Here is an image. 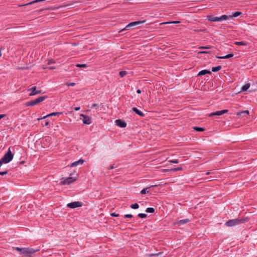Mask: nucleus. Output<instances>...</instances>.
Segmentation results:
<instances>
[{
  "label": "nucleus",
  "instance_id": "41",
  "mask_svg": "<svg viewBox=\"0 0 257 257\" xmlns=\"http://www.w3.org/2000/svg\"><path fill=\"white\" fill-rule=\"evenodd\" d=\"M50 117V116H48V115H45V116H43V117L38 118V120H41V119H45V118H47V117Z\"/></svg>",
  "mask_w": 257,
  "mask_h": 257
},
{
  "label": "nucleus",
  "instance_id": "25",
  "mask_svg": "<svg viewBox=\"0 0 257 257\" xmlns=\"http://www.w3.org/2000/svg\"><path fill=\"white\" fill-rule=\"evenodd\" d=\"M221 69V66H218L216 67H214L212 68V71L213 72H217L218 71H219Z\"/></svg>",
  "mask_w": 257,
  "mask_h": 257
},
{
  "label": "nucleus",
  "instance_id": "26",
  "mask_svg": "<svg viewBox=\"0 0 257 257\" xmlns=\"http://www.w3.org/2000/svg\"><path fill=\"white\" fill-rule=\"evenodd\" d=\"M25 105L27 106L35 105V104L34 100H33L27 102L26 103Z\"/></svg>",
  "mask_w": 257,
  "mask_h": 257
},
{
  "label": "nucleus",
  "instance_id": "40",
  "mask_svg": "<svg viewBox=\"0 0 257 257\" xmlns=\"http://www.w3.org/2000/svg\"><path fill=\"white\" fill-rule=\"evenodd\" d=\"M76 66L77 67H86L87 66L86 64H77Z\"/></svg>",
  "mask_w": 257,
  "mask_h": 257
},
{
  "label": "nucleus",
  "instance_id": "6",
  "mask_svg": "<svg viewBox=\"0 0 257 257\" xmlns=\"http://www.w3.org/2000/svg\"><path fill=\"white\" fill-rule=\"evenodd\" d=\"M144 22V21H136V22H132V23H130V24H128L126 26V27L123 28V29H122L120 32H122L123 31H125L126 30H127L129 28H130L131 27H133V26H136L137 25H139V24H142Z\"/></svg>",
  "mask_w": 257,
  "mask_h": 257
},
{
  "label": "nucleus",
  "instance_id": "43",
  "mask_svg": "<svg viewBox=\"0 0 257 257\" xmlns=\"http://www.w3.org/2000/svg\"><path fill=\"white\" fill-rule=\"evenodd\" d=\"M208 52L207 51H199L198 52V54H206V53H208Z\"/></svg>",
  "mask_w": 257,
  "mask_h": 257
},
{
  "label": "nucleus",
  "instance_id": "51",
  "mask_svg": "<svg viewBox=\"0 0 257 257\" xmlns=\"http://www.w3.org/2000/svg\"><path fill=\"white\" fill-rule=\"evenodd\" d=\"M171 163H179V162H177V161H175V162H171Z\"/></svg>",
  "mask_w": 257,
  "mask_h": 257
},
{
  "label": "nucleus",
  "instance_id": "5",
  "mask_svg": "<svg viewBox=\"0 0 257 257\" xmlns=\"http://www.w3.org/2000/svg\"><path fill=\"white\" fill-rule=\"evenodd\" d=\"M82 205V203L79 201H74L68 203L67 206L70 208H75L79 207H81Z\"/></svg>",
  "mask_w": 257,
  "mask_h": 257
},
{
  "label": "nucleus",
  "instance_id": "54",
  "mask_svg": "<svg viewBox=\"0 0 257 257\" xmlns=\"http://www.w3.org/2000/svg\"><path fill=\"white\" fill-rule=\"evenodd\" d=\"M78 161H83V160L81 159H79Z\"/></svg>",
  "mask_w": 257,
  "mask_h": 257
},
{
  "label": "nucleus",
  "instance_id": "49",
  "mask_svg": "<svg viewBox=\"0 0 257 257\" xmlns=\"http://www.w3.org/2000/svg\"><path fill=\"white\" fill-rule=\"evenodd\" d=\"M26 163V162H20V165H23Z\"/></svg>",
  "mask_w": 257,
  "mask_h": 257
},
{
  "label": "nucleus",
  "instance_id": "22",
  "mask_svg": "<svg viewBox=\"0 0 257 257\" xmlns=\"http://www.w3.org/2000/svg\"><path fill=\"white\" fill-rule=\"evenodd\" d=\"M234 44L238 46H246V43L244 41H241V42H235Z\"/></svg>",
  "mask_w": 257,
  "mask_h": 257
},
{
  "label": "nucleus",
  "instance_id": "14",
  "mask_svg": "<svg viewBox=\"0 0 257 257\" xmlns=\"http://www.w3.org/2000/svg\"><path fill=\"white\" fill-rule=\"evenodd\" d=\"M207 19L211 22H219L220 21L219 17H214L213 16H208Z\"/></svg>",
  "mask_w": 257,
  "mask_h": 257
},
{
  "label": "nucleus",
  "instance_id": "9",
  "mask_svg": "<svg viewBox=\"0 0 257 257\" xmlns=\"http://www.w3.org/2000/svg\"><path fill=\"white\" fill-rule=\"evenodd\" d=\"M115 124L120 127H125L126 126V122L121 119H116L115 120Z\"/></svg>",
  "mask_w": 257,
  "mask_h": 257
},
{
  "label": "nucleus",
  "instance_id": "48",
  "mask_svg": "<svg viewBox=\"0 0 257 257\" xmlns=\"http://www.w3.org/2000/svg\"><path fill=\"white\" fill-rule=\"evenodd\" d=\"M80 109V107H77L74 108V110L76 111L79 110Z\"/></svg>",
  "mask_w": 257,
  "mask_h": 257
},
{
  "label": "nucleus",
  "instance_id": "7",
  "mask_svg": "<svg viewBox=\"0 0 257 257\" xmlns=\"http://www.w3.org/2000/svg\"><path fill=\"white\" fill-rule=\"evenodd\" d=\"M28 91H31V92L29 94L30 96H34L41 93V90H37L36 86L32 87L31 88L29 89Z\"/></svg>",
  "mask_w": 257,
  "mask_h": 257
},
{
  "label": "nucleus",
  "instance_id": "44",
  "mask_svg": "<svg viewBox=\"0 0 257 257\" xmlns=\"http://www.w3.org/2000/svg\"><path fill=\"white\" fill-rule=\"evenodd\" d=\"M98 105L96 103H94L92 105V107H95L96 108H98Z\"/></svg>",
  "mask_w": 257,
  "mask_h": 257
},
{
  "label": "nucleus",
  "instance_id": "20",
  "mask_svg": "<svg viewBox=\"0 0 257 257\" xmlns=\"http://www.w3.org/2000/svg\"><path fill=\"white\" fill-rule=\"evenodd\" d=\"M84 162H74L70 165V167H73L77 166L79 164H82ZM69 166V165H68Z\"/></svg>",
  "mask_w": 257,
  "mask_h": 257
},
{
  "label": "nucleus",
  "instance_id": "31",
  "mask_svg": "<svg viewBox=\"0 0 257 257\" xmlns=\"http://www.w3.org/2000/svg\"><path fill=\"white\" fill-rule=\"evenodd\" d=\"M117 167V165H115V164H111L108 167V169L109 170H111V169H113L114 168H116Z\"/></svg>",
  "mask_w": 257,
  "mask_h": 257
},
{
  "label": "nucleus",
  "instance_id": "15",
  "mask_svg": "<svg viewBox=\"0 0 257 257\" xmlns=\"http://www.w3.org/2000/svg\"><path fill=\"white\" fill-rule=\"evenodd\" d=\"M234 55L233 53H230L224 56H217V58L221 59H225L232 57Z\"/></svg>",
  "mask_w": 257,
  "mask_h": 257
},
{
  "label": "nucleus",
  "instance_id": "36",
  "mask_svg": "<svg viewBox=\"0 0 257 257\" xmlns=\"http://www.w3.org/2000/svg\"><path fill=\"white\" fill-rule=\"evenodd\" d=\"M61 112H52L51 113H50L48 114V116H55L57 114H60Z\"/></svg>",
  "mask_w": 257,
  "mask_h": 257
},
{
  "label": "nucleus",
  "instance_id": "38",
  "mask_svg": "<svg viewBox=\"0 0 257 257\" xmlns=\"http://www.w3.org/2000/svg\"><path fill=\"white\" fill-rule=\"evenodd\" d=\"M124 217L125 218H132L133 217V215L131 214H125L124 215Z\"/></svg>",
  "mask_w": 257,
  "mask_h": 257
},
{
  "label": "nucleus",
  "instance_id": "23",
  "mask_svg": "<svg viewBox=\"0 0 257 257\" xmlns=\"http://www.w3.org/2000/svg\"><path fill=\"white\" fill-rule=\"evenodd\" d=\"M180 23L179 21H171V22H163L160 24V25H163L164 24H178Z\"/></svg>",
  "mask_w": 257,
  "mask_h": 257
},
{
  "label": "nucleus",
  "instance_id": "45",
  "mask_svg": "<svg viewBox=\"0 0 257 257\" xmlns=\"http://www.w3.org/2000/svg\"><path fill=\"white\" fill-rule=\"evenodd\" d=\"M75 85V83H70V84H67V85H68V86H74V85Z\"/></svg>",
  "mask_w": 257,
  "mask_h": 257
},
{
  "label": "nucleus",
  "instance_id": "46",
  "mask_svg": "<svg viewBox=\"0 0 257 257\" xmlns=\"http://www.w3.org/2000/svg\"><path fill=\"white\" fill-rule=\"evenodd\" d=\"M45 126H48L49 125V121H46L45 123Z\"/></svg>",
  "mask_w": 257,
  "mask_h": 257
},
{
  "label": "nucleus",
  "instance_id": "2",
  "mask_svg": "<svg viewBox=\"0 0 257 257\" xmlns=\"http://www.w3.org/2000/svg\"><path fill=\"white\" fill-rule=\"evenodd\" d=\"M248 220L249 218L248 217H238L228 220L225 222V225L226 226L232 227L246 222Z\"/></svg>",
  "mask_w": 257,
  "mask_h": 257
},
{
  "label": "nucleus",
  "instance_id": "42",
  "mask_svg": "<svg viewBox=\"0 0 257 257\" xmlns=\"http://www.w3.org/2000/svg\"><path fill=\"white\" fill-rule=\"evenodd\" d=\"M55 61L53 60H49L48 62V64H53V63H55Z\"/></svg>",
  "mask_w": 257,
  "mask_h": 257
},
{
  "label": "nucleus",
  "instance_id": "17",
  "mask_svg": "<svg viewBox=\"0 0 257 257\" xmlns=\"http://www.w3.org/2000/svg\"><path fill=\"white\" fill-rule=\"evenodd\" d=\"M132 110L134 112H135L136 113L139 114V115H140L141 116H144V114L142 111H141L139 109H138L137 108L134 107V108H133Z\"/></svg>",
  "mask_w": 257,
  "mask_h": 257
},
{
  "label": "nucleus",
  "instance_id": "35",
  "mask_svg": "<svg viewBox=\"0 0 257 257\" xmlns=\"http://www.w3.org/2000/svg\"><path fill=\"white\" fill-rule=\"evenodd\" d=\"M211 46H201V47H199V49H210L211 48Z\"/></svg>",
  "mask_w": 257,
  "mask_h": 257
},
{
  "label": "nucleus",
  "instance_id": "47",
  "mask_svg": "<svg viewBox=\"0 0 257 257\" xmlns=\"http://www.w3.org/2000/svg\"><path fill=\"white\" fill-rule=\"evenodd\" d=\"M5 116H6L5 114H1L0 115V119H2V118L4 117Z\"/></svg>",
  "mask_w": 257,
  "mask_h": 257
},
{
  "label": "nucleus",
  "instance_id": "50",
  "mask_svg": "<svg viewBox=\"0 0 257 257\" xmlns=\"http://www.w3.org/2000/svg\"><path fill=\"white\" fill-rule=\"evenodd\" d=\"M137 92L138 93H141V90L140 89H138Z\"/></svg>",
  "mask_w": 257,
  "mask_h": 257
},
{
  "label": "nucleus",
  "instance_id": "8",
  "mask_svg": "<svg viewBox=\"0 0 257 257\" xmlns=\"http://www.w3.org/2000/svg\"><path fill=\"white\" fill-rule=\"evenodd\" d=\"M80 116L83 117V122L85 124H90L91 123V118L88 116H86L83 114H80Z\"/></svg>",
  "mask_w": 257,
  "mask_h": 257
},
{
  "label": "nucleus",
  "instance_id": "16",
  "mask_svg": "<svg viewBox=\"0 0 257 257\" xmlns=\"http://www.w3.org/2000/svg\"><path fill=\"white\" fill-rule=\"evenodd\" d=\"M210 73H211V72L210 71H208L207 70H203L200 71L198 73V75L201 76V75H204L206 74H210Z\"/></svg>",
  "mask_w": 257,
  "mask_h": 257
},
{
  "label": "nucleus",
  "instance_id": "21",
  "mask_svg": "<svg viewBox=\"0 0 257 257\" xmlns=\"http://www.w3.org/2000/svg\"><path fill=\"white\" fill-rule=\"evenodd\" d=\"M249 87H250V84L249 83H247V84H245L244 85H243L241 87V91H246V90H247L249 88Z\"/></svg>",
  "mask_w": 257,
  "mask_h": 257
},
{
  "label": "nucleus",
  "instance_id": "37",
  "mask_svg": "<svg viewBox=\"0 0 257 257\" xmlns=\"http://www.w3.org/2000/svg\"><path fill=\"white\" fill-rule=\"evenodd\" d=\"M110 215L113 217H118L119 216V214L116 213L115 212H113V213H110Z\"/></svg>",
  "mask_w": 257,
  "mask_h": 257
},
{
  "label": "nucleus",
  "instance_id": "34",
  "mask_svg": "<svg viewBox=\"0 0 257 257\" xmlns=\"http://www.w3.org/2000/svg\"><path fill=\"white\" fill-rule=\"evenodd\" d=\"M161 253V252H159L158 253H155V254H153V253L149 254V257H157Z\"/></svg>",
  "mask_w": 257,
  "mask_h": 257
},
{
  "label": "nucleus",
  "instance_id": "30",
  "mask_svg": "<svg viewBox=\"0 0 257 257\" xmlns=\"http://www.w3.org/2000/svg\"><path fill=\"white\" fill-rule=\"evenodd\" d=\"M242 113H245L247 115L249 114V111L248 110H244V111H241V112H237L236 115L237 116H240Z\"/></svg>",
  "mask_w": 257,
  "mask_h": 257
},
{
  "label": "nucleus",
  "instance_id": "27",
  "mask_svg": "<svg viewBox=\"0 0 257 257\" xmlns=\"http://www.w3.org/2000/svg\"><path fill=\"white\" fill-rule=\"evenodd\" d=\"M130 207L132 209H138L139 207V205L138 203H135L131 205Z\"/></svg>",
  "mask_w": 257,
  "mask_h": 257
},
{
  "label": "nucleus",
  "instance_id": "11",
  "mask_svg": "<svg viewBox=\"0 0 257 257\" xmlns=\"http://www.w3.org/2000/svg\"><path fill=\"white\" fill-rule=\"evenodd\" d=\"M180 170H183V168L182 166H180L178 167L170 168L168 169H164V172H175Z\"/></svg>",
  "mask_w": 257,
  "mask_h": 257
},
{
  "label": "nucleus",
  "instance_id": "1",
  "mask_svg": "<svg viewBox=\"0 0 257 257\" xmlns=\"http://www.w3.org/2000/svg\"><path fill=\"white\" fill-rule=\"evenodd\" d=\"M14 249L20 254H22L24 257H34V254L40 250L39 248L34 249L30 247H16Z\"/></svg>",
  "mask_w": 257,
  "mask_h": 257
},
{
  "label": "nucleus",
  "instance_id": "13",
  "mask_svg": "<svg viewBox=\"0 0 257 257\" xmlns=\"http://www.w3.org/2000/svg\"><path fill=\"white\" fill-rule=\"evenodd\" d=\"M190 220L188 218H185L184 219L179 220L176 221L175 224H179V225H183L184 224H186L190 222Z\"/></svg>",
  "mask_w": 257,
  "mask_h": 257
},
{
  "label": "nucleus",
  "instance_id": "29",
  "mask_svg": "<svg viewBox=\"0 0 257 257\" xmlns=\"http://www.w3.org/2000/svg\"><path fill=\"white\" fill-rule=\"evenodd\" d=\"M228 18H229V17H228L227 15H222L220 17H219L220 21H223V20H226Z\"/></svg>",
  "mask_w": 257,
  "mask_h": 257
},
{
  "label": "nucleus",
  "instance_id": "28",
  "mask_svg": "<svg viewBox=\"0 0 257 257\" xmlns=\"http://www.w3.org/2000/svg\"><path fill=\"white\" fill-rule=\"evenodd\" d=\"M138 216L141 218H145L147 217V215L145 213H140L138 214Z\"/></svg>",
  "mask_w": 257,
  "mask_h": 257
},
{
  "label": "nucleus",
  "instance_id": "12",
  "mask_svg": "<svg viewBox=\"0 0 257 257\" xmlns=\"http://www.w3.org/2000/svg\"><path fill=\"white\" fill-rule=\"evenodd\" d=\"M46 98H47V96H43L39 97L35 99H34V102L35 104L36 105L42 101H43Z\"/></svg>",
  "mask_w": 257,
  "mask_h": 257
},
{
  "label": "nucleus",
  "instance_id": "39",
  "mask_svg": "<svg viewBox=\"0 0 257 257\" xmlns=\"http://www.w3.org/2000/svg\"><path fill=\"white\" fill-rule=\"evenodd\" d=\"M8 170H5L3 172H0V175H4L8 174Z\"/></svg>",
  "mask_w": 257,
  "mask_h": 257
},
{
  "label": "nucleus",
  "instance_id": "4",
  "mask_svg": "<svg viewBox=\"0 0 257 257\" xmlns=\"http://www.w3.org/2000/svg\"><path fill=\"white\" fill-rule=\"evenodd\" d=\"M13 157L14 155L9 148L8 152L6 153L1 161H11L13 159Z\"/></svg>",
  "mask_w": 257,
  "mask_h": 257
},
{
  "label": "nucleus",
  "instance_id": "10",
  "mask_svg": "<svg viewBox=\"0 0 257 257\" xmlns=\"http://www.w3.org/2000/svg\"><path fill=\"white\" fill-rule=\"evenodd\" d=\"M227 112H228V110H227V109L217 111L216 112H214L209 114V116L211 117V116H212L214 115H221L224 113H227Z\"/></svg>",
  "mask_w": 257,
  "mask_h": 257
},
{
  "label": "nucleus",
  "instance_id": "19",
  "mask_svg": "<svg viewBox=\"0 0 257 257\" xmlns=\"http://www.w3.org/2000/svg\"><path fill=\"white\" fill-rule=\"evenodd\" d=\"M157 186V185H152V186H150V187H148V188H144V189H143V190H142L141 191V193L142 194H146V193H149V191H147V189H148L150 188H151V187H154V186Z\"/></svg>",
  "mask_w": 257,
  "mask_h": 257
},
{
  "label": "nucleus",
  "instance_id": "24",
  "mask_svg": "<svg viewBox=\"0 0 257 257\" xmlns=\"http://www.w3.org/2000/svg\"><path fill=\"white\" fill-rule=\"evenodd\" d=\"M155 209L153 207H148L146 209V211L147 212V213H154L155 212Z\"/></svg>",
  "mask_w": 257,
  "mask_h": 257
},
{
  "label": "nucleus",
  "instance_id": "33",
  "mask_svg": "<svg viewBox=\"0 0 257 257\" xmlns=\"http://www.w3.org/2000/svg\"><path fill=\"white\" fill-rule=\"evenodd\" d=\"M127 74L126 71H122L119 72V75L121 77H124Z\"/></svg>",
  "mask_w": 257,
  "mask_h": 257
},
{
  "label": "nucleus",
  "instance_id": "18",
  "mask_svg": "<svg viewBox=\"0 0 257 257\" xmlns=\"http://www.w3.org/2000/svg\"><path fill=\"white\" fill-rule=\"evenodd\" d=\"M241 14L242 13L240 12H235L233 13L232 15L229 16V18H232L233 17H237L239 16H240Z\"/></svg>",
  "mask_w": 257,
  "mask_h": 257
},
{
  "label": "nucleus",
  "instance_id": "52",
  "mask_svg": "<svg viewBox=\"0 0 257 257\" xmlns=\"http://www.w3.org/2000/svg\"><path fill=\"white\" fill-rule=\"evenodd\" d=\"M210 174V172H208L206 173V175H209Z\"/></svg>",
  "mask_w": 257,
  "mask_h": 257
},
{
  "label": "nucleus",
  "instance_id": "32",
  "mask_svg": "<svg viewBox=\"0 0 257 257\" xmlns=\"http://www.w3.org/2000/svg\"><path fill=\"white\" fill-rule=\"evenodd\" d=\"M194 130L199 131V132H202L204 131V128L203 127H194Z\"/></svg>",
  "mask_w": 257,
  "mask_h": 257
},
{
  "label": "nucleus",
  "instance_id": "3",
  "mask_svg": "<svg viewBox=\"0 0 257 257\" xmlns=\"http://www.w3.org/2000/svg\"><path fill=\"white\" fill-rule=\"evenodd\" d=\"M77 177H62L60 179V185H68L76 181Z\"/></svg>",
  "mask_w": 257,
  "mask_h": 257
},
{
  "label": "nucleus",
  "instance_id": "53",
  "mask_svg": "<svg viewBox=\"0 0 257 257\" xmlns=\"http://www.w3.org/2000/svg\"><path fill=\"white\" fill-rule=\"evenodd\" d=\"M50 69H55V68H54V67H51V68H50Z\"/></svg>",
  "mask_w": 257,
  "mask_h": 257
}]
</instances>
